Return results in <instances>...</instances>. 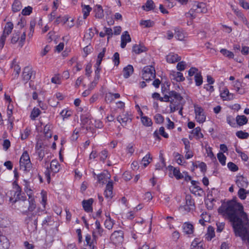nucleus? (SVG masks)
Returning a JSON list of instances; mask_svg holds the SVG:
<instances>
[{
  "mask_svg": "<svg viewBox=\"0 0 249 249\" xmlns=\"http://www.w3.org/2000/svg\"><path fill=\"white\" fill-rule=\"evenodd\" d=\"M218 213L230 220L235 236L240 237L249 246V220L243 205L232 199L222 202Z\"/></svg>",
  "mask_w": 249,
  "mask_h": 249,
  "instance_id": "obj_1",
  "label": "nucleus"
},
{
  "mask_svg": "<svg viewBox=\"0 0 249 249\" xmlns=\"http://www.w3.org/2000/svg\"><path fill=\"white\" fill-rule=\"evenodd\" d=\"M218 213L230 220L235 236L240 237L249 246V220L243 205L232 199L222 202Z\"/></svg>",
  "mask_w": 249,
  "mask_h": 249,
  "instance_id": "obj_2",
  "label": "nucleus"
},
{
  "mask_svg": "<svg viewBox=\"0 0 249 249\" xmlns=\"http://www.w3.org/2000/svg\"><path fill=\"white\" fill-rule=\"evenodd\" d=\"M171 98L169 107L170 112H173L178 109V106L182 100V97L176 92L171 91Z\"/></svg>",
  "mask_w": 249,
  "mask_h": 249,
  "instance_id": "obj_3",
  "label": "nucleus"
},
{
  "mask_svg": "<svg viewBox=\"0 0 249 249\" xmlns=\"http://www.w3.org/2000/svg\"><path fill=\"white\" fill-rule=\"evenodd\" d=\"M20 169L28 171L31 168V163L28 153L25 151L22 153L19 160Z\"/></svg>",
  "mask_w": 249,
  "mask_h": 249,
  "instance_id": "obj_4",
  "label": "nucleus"
},
{
  "mask_svg": "<svg viewBox=\"0 0 249 249\" xmlns=\"http://www.w3.org/2000/svg\"><path fill=\"white\" fill-rule=\"evenodd\" d=\"M14 25L11 22H7L4 26L3 34L0 38V48H2L4 45L7 36L11 33Z\"/></svg>",
  "mask_w": 249,
  "mask_h": 249,
  "instance_id": "obj_5",
  "label": "nucleus"
},
{
  "mask_svg": "<svg viewBox=\"0 0 249 249\" xmlns=\"http://www.w3.org/2000/svg\"><path fill=\"white\" fill-rule=\"evenodd\" d=\"M155 70L153 67L147 66L145 67L142 71V77L145 81H150L155 78Z\"/></svg>",
  "mask_w": 249,
  "mask_h": 249,
  "instance_id": "obj_6",
  "label": "nucleus"
},
{
  "mask_svg": "<svg viewBox=\"0 0 249 249\" xmlns=\"http://www.w3.org/2000/svg\"><path fill=\"white\" fill-rule=\"evenodd\" d=\"M135 108L137 110L139 114V116L137 117L138 119H140L141 123L145 126H152L153 123L151 119L148 117L143 115L142 111L139 105H137L135 106Z\"/></svg>",
  "mask_w": 249,
  "mask_h": 249,
  "instance_id": "obj_7",
  "label": "nucleus"
},
{
  "mask_svg": "<svg viewBox=\"0 0 249 249\" xmlns=\"http://www.w3.org/2000/svg\"><path fill=\"white\" fill-rule=\"evenodd\" d=\"M188 75L189 76H195L196 85L199 86L202 83V78L201 73L198 71V70L195 68L192 67L188 71Z\"/></svg>",
  "mask_w": 249,
  "mask_h": 249,
  "instance_id": "obj_8",
  "label": "nucleus"
},
{
  "mask_svg": "<svg viewBox=\"0 0 249 249\" xmlns=\"http://www.w3.org/2000/svg\"><path fill=\"white\" fill-rule=\"evenodd\" d=\"M14 108V107L12 103L8 104L7 108V116L8 117L7 128L10 130L13 129L14 125V118H12Z\"/></svg>",
  "mask_w": 249,
  "mask_h": 249,
  "instance_id": "obj_9",
  "label": "nucleus"
},
{
  "mask_svg": "<svg viewBox=\"0 0 249 249\" xmlns=\"http://www.w3.org/2000/svg\"><path fill=\"white\" fill-rule=\"evenodd\" d=\"M202 12L201 3L196 2L190 10L186 14V16L188 18H193L196 17V13H201Z\"/></svg>",
  "mask_w": 249,
  "mask_h": 249,
  "instance_id": "obj_10",
  "label": "nucleus"
},
{
  "mask_svg": "<svg viewBox=\"0 0 249 249\" xmlns=\"http://www.w3.org/2000/svg\"><path fill=\"white\" fill-rule=\"evenodd\" d=\"M118 121L123 125H125L132 120V114L130 112H124L117 117Z\"/></svg>",
  "mask_w": 249,
  "mask_h": 249,
  "instance_id": "obj_11",
  "label": "nucleus"
},
{
  "mask_svg": "<svg viewBox=\"0 0 249 249\" xmlns=\"http://www.w3.org/2000/svg\"><path fill=\"white\" fill-rule=\"evenodd\" d=\"M190 189L192 193L195 196H201L202 194V189L200 183L196 180H191Z\"/></svg>",
  "mask_w": 249,
  "mask_h": 249,
  "instance_id": "obj_12",
  "label": "nucleus"
},
{
  "mask_svg": "<svg viewBox=\"0 0 249 249\" xmlns=\"http://www.w3.org/2000/svg\"><path fill=\"white\" fill-rule=\"evenodd\" d=\"M124 233L121 230L116 231L111 235V240L114 244H118L122 242L123 240Z\"/></svg>",
  "mask_w": 249,
  "mask_h": 249,
  "instance_id": "obj_13",
  "label": "nucleus"
},
{
  "mask_svg": "<svg viewBox=\"0 0 249 249\" xmlns=\"http://www.w3.org/2000/svg\"><path fill=\"white\" fill-rule=\"evenodd\" d=\"M81 121L82 127L85 128L87 130L92 128L93 124L89 115H82L81 116Z\"/></svg>",
  "mask_w": 249,
  "mask_h": 249,
  "instance_id": "obj_14",
  "label": "nucleus"
},
{
  "mask_svg": "<svg viewBox=\"0 0 249 249\" xmlns=\"http://www.w3.org/2000/svg\"><path fill=\"white\" fill-rule=\"evenodd\" d=\"M94 228L92 231V236L94 238H98L103 235L104 231L103 229L101 227L100 223L98 220H96L94 224Z\"/></svg>",
  "mask_w": 249,
  "mask_h": 249,
  "instance_id": "obj_15",
  "label": "nucleus"
},
{
  "mask_svg": "<svg viewBox=\"0 0 249 249\" xmlns=\"http://www.w3.org/2000/svg\"><path fill=\"white\" fill-rule=\"evenodd\" d=\"M170 78L171 80H175L177 82H182L185 80L183 74L175 71H172L170 73Z\"/></svg>",
  "mask_w": 249,
  "mask_h": 249,
  "instance_id": "obj_16",
  "label": "nucleus"
},
{
  "mask_svg": "<svg viewBox=\"0 0 249 249\" xmlns=\"http://www.w3.org/2000/svg\"><path fill=\"white\" fill-rule=\"evenodd\" d=\"M33 75V71L29 67H25L23 71L22 78V80L27 83L32 77Z\"/></svg>",
  "mask_w": 249,
  "mask_h": 249,
  "instance_id": "obj_17",
  "label": "nucleus"
},
{
  "mask_svg": "<svg viewBox=\"0 0 249 249\" xmlns=\"http://www.w3.org/2000/svg\"><path fill=\"white\" fill-rule=\"evenodd\" d=\"M98 238H94L89 234H87L85 237V240L87 245L89 247L90 249H96V245L97 244V239Z\"/></svg>",
  "mask_w": 249,
  "mask_h": 249,
  "instance_id": "obj_18",
  "label": "nucleus"
},
{
  "mask_svg": "<svg viewBox=\"0 0 249 249\" xmlns=\"http://www.w3.org/2000/svg\"><path fill=\"white\" fill-rule=\"evenodd\" d=\"M189 137L190 139L195 138L197 140H199L202 138V134L201 133V129L200 127H196L192 130Z\"/></svg>",
  "mask_w": 249,
  "mask_h": 249,
  "instance_id": "obj_19",
  "label": "nucleus"
},
{
  "mask_svg": "<svg viewBox=\"0 0 249 249\" xmlns=\"http://www.w3.org/2000/svg\"><path fill=\"white\" fill-rule=\"evenodd\" d=\"M220 95L223 100H231L234 98V94L230 93L228 89L226 88L220 92Z\"/></svg>",
  "mask_w": 249,
  "mask_h": 249,
  "instance_id": "obj_20",
  "label": "nucleus"
},
{
  "mask_svg": "<svg viewBox=\"0 0 249 249\" xmlns=\"http://www.w3.org/2000/svg\"><path fill=\"white\" fill-rule=\"evenodd\" d=\"M121 47L122 48H124L126 44L131 42V39L127 31L124 32L121 37Z\"/></svg>",
  "mask_w": 249,
  "mask_h": 249,
  "instance_id": "obj_21",
  "label": "nucleus"
},
{
  "mask_svg": "<svg viewBox=\"0 0 249 249\" xmlns=\"http://www.w3.org/2000/svg\"><path fill=\"white\" fill-rule=\"evenodd\" d=\"M105 196L106 198L111 199L113 196V182L108 181L106 187L104 192Z\"/></svg>",
  "mask_w": 249,
  "mask_h": 249,
  "instance_id": "obj_22",
  "label": "nucleus"
},
{
  "mask_svg": "<svg viewBox=\"0 0 249 249\" xmlns=\"http://www.w3.org/2000/svg\"><path fill=\"white\" fill-rule=\"evenodd\" d=\"M180 60L181 57L178 54L173 53H171L166 56V61L169 63H174Z\"/></svg>",
  "mask_w": 249,
  "mask_h": 249,
  "instance_id": "obj_23",
  "label": "nucleus"
},
{
  "mask_svg": "<svg viewBox=\"0 0 249 249\" xmlns=\"http://www.w3.org/2000/svg\"><path fill=\"white\" fill-rule=\"evenodd\" d=\"M188 199H187L186 204L184 206H181L179 207V210L182 213H187L190 212L194 209V203L193 201H190V204H188Z\"/></svg>",
  "mask_w": 249,
  "mask_h": 249,
  "instance_id": "obj_24",
  "label": "nucleus"
},
{
  "mask_svg": "<svg viewBox=\"0 0 249 249\" xmlns=\"http://www.w3.org/2000/svg\"><path fill=\"white\" fill-rule=\"evenodd\" d=\"M97 181L99 183L104 184L108 182L110 179V175L107 173L101 174L97 176Z\"/></svg>",
  "mask_w": 249,
  "mask_h": 249,
  "instance_id": "obj_25",
  "label": "nucleus"
},
{
  "mask_svg": "<svg viewBox=\"0 0 249 249\" xmlns=\"http://www.w3.org/2000/svg\"><path fill=\"white\" fill-rule=\"evenodd\" d=\"M93 200L92 198H90L88 200L83 201V207L86 212H90L92 211V204L93 203Z\"/></svg>",
  "mask_w": 249,
  "mask_h": 249,
  "instance_id": "obj_26",
  "label": "nucleus"
},
{
  "mask_svg": "<svg viewBox=\"0 0 249 249\" xmlns=\"http://www.w3.org/2000/svg\"><path fill=\"white\" fill-rule=\"evenodd\" d=\"M175 37L179 40H183L187 36L186 33L183 30L176 28L175 29Z\"/></svg>",
  "mask_w": 249,
  "mask_h": 249,
  "instance_id": "obj_27",
  "label": "nucleus"
},
{
  "mask_svg": "<svg viewBox=\"0 0 249 249\" xmlns=\"http://www.w3.org/2000/svg\"><path fill=\"white\" fill-rule=\"evenodd\" d=\"M10 243L6 237L3 235H0V249H8L9 247Z\"/></svg>",
  "mask_w": 249,
  "mask_h": 249,
  "instance_id": "obj_28",
  "label": "nucleus"
},
{
  "mask_svg": "<svg viewBox=\"0 0 249 249\" xmlns=\"http://www.w3.org/2000/svg\"><path fill=\"white\" fill-rule=\"evenodd\" d=\"M23 183L24 186V190L27 193V195L29 196V198H31L33 193V191L32 189V187L31 185V183L28 181L27 180H24Z\"/></svg>",
  "mask_w": 249,
  "mask_h": 249,
  "instance_id": "obj_29",
  "label": "nucleus"
},
{
  "mask_svg": "<svg viewBox=\"0 0 249 249\" xmlns=\"http://www.w3.org/2000/svg\"><path fill=\"white\" fill-rule=\"evenodd\" d=\"M236 183L239 188L246 187L248 185L247 179L242 176L237 177Z\"/></svg>",
  "mask_w": 249,
  "mask_h": 249,
  "instance_id": "obj_30",
  "label": "nucleus"
},
{
  "mask_svg": "<svg viewBox=\"0 0 249 249\" xmlns=\"http://www.w3.org/2000/svg\"><path fill=\"white\" fill-rule=\"evenodd\" d=\"M106 219L104 222L105 227L108 230H111L114 224V221L111 218L109 214L106 213Z\"/></svg>",
  "mask_w": 249,
  "mask_h": 249,
  "instance_id": "obj_31",
  "label": "nucleus"
},
{
  "mask_svg": "<svg viewBox=\"0 0 249 249\" xmlns=\"http://www.w3.org/2000/svg\"><path fill=\"white\" fill-rule=\"evenodd\" d=\"M195 118L197 122L201 123L202 122V109L201 107L195 106Z\"/></svg>",
  "mask_w": 249,
  "mask_h": 249,
  "instance_id": "obj_32",
  "label": "nucleus"
},
{
  "mask_svg": "<svg viewBox=\"0 0 249 249\" xmlns=\"http://www.w3.org/2000/svg\"><path fill=\"white\" fill-rule=\"evenodd\" d=\"M159 135H161L165 138H168V134L165 132L164 128L162 126L160 127L158 131L156 130L154 133L153 136L156 139H160Z\"/></svg>",
  "mask_w": 249,
  "mask_h": 249,
  "instance_id": "obj_33",
  "label": "nucleus"
},
{
  "mask_svg": "<svg viewBox=\"0 0 249 249\" xmlns=\"http://www.w3.org/2000/svg\"><path fill=\"white\" fill-rule=\"evenodd\" d=\"M152 158L149 153H147L142 160L141 165L143 168L147 166V165L152 161Z\"/></svg>",
  "mask_w": 249,
  "mask_h": 249,
  "instance_id": "obj_34",
  "label": "nucleus"
},
{
  "mask_svg": "<svg viewBox=\"0 0 249 249\" xmlns=\"http://www.w3.org/2000/svg\"><path fill=\"white\" fill-rule=\"evenodd\" d=\"M133 67L131 65H128L123 69V76L124 78H128L133 72Z\"/></svg>",
  "mask_w": 249,
  "mask_h": 249,
  "instance_id": "obj_35",
  "label": "nucleus"
},
{
  "mask_svg": "<svg viewBox=\"0 0 249 249\" xmlns=\"http://www.w3.org/2000/svg\"><path fill=\"white\" fill-rule=\"evenodd\" d=\"M132 51L136 54H139L146 51V48L141 44H135L133 46Z\"/></svg>",
  "mask_w": 249,
  "mask_h": 249,
  "instance_id": "obj_36",
  "label": "nucleus"
},
{
  "mask_svg": "<svg viewBox=\"0 0 249 249\" xmlns=\"http://www.w3.org/2000/svg\"><path fill=\"white\" fill-rule=\"evenodd\" d=\"M213 201L214 199L212 197V194H208L207 198L205 199L206 206L208 209L212 210L213 206Z\"/></svg>",
  "mask_w": 249,
  "mask_h": 249,
  "instance_id": "obj_37",
  "label": "nucleus"
},
{
  "mask_svg": "<svg viewBox=\"0 0 249 249\" xmlns=\"http://www.w3.org/2000/svg\"><path fill=\"white\" fill-rule=\"evenodd\" d=\"M11 68L14 70V72L12 74L13 78L16 79L18 76L20 71V68L19 66L16 63V61L13 62Z\"/></svg>",
  "mask_w": 249,
  "mask_h": 249,
  "instance_id": "obj_38",
  "label": "nucleus"
},
{
  "mask_svg": "<svg viewBox=\"0 0 249 249\" xmlns=\"http://www.w3.org/2000/svg\"><path fill=\"white\" fill-rule=\"evenodd\" d=\"M183 230L187 234H192L194 231L193 226L189 223L186 222L183 225Z\"/></svg>",
  "mask_w": 249,
  "mask_h": 249,
  "instance_id": "obj_39",
  "label": "nucleus"
},
{
  "mask_svg": "<svg viewBox=\"0 0 249 249\" xmlns=\"http://www.w3.org/2000/svg\"><path fill=\"white\" fill-rule=\"evenodd\" d=\"M233 86L234 87L235 90L238 93L243 94L245 93L246 91L245 89L242 88L241 83L238 80L234 82Z\"/></svg>",
  "mask_w": 249,
  "mask_h": 249,
  "instance_id": "obj_40",
  "label": "nucleus"
},
{
  "mask_svg": "<svg viewBox=\"0 0 249 249\" xmlns=\"http://www.w3.org/2000/svg\"><path fill=\"white\" fill-rule=\"evenodd\" d=\"M60 165L56 160H53L50 163V170L53 173L58 172Z\"/></svg>",
  "mask_w": 249,
  "mask_h": 249,
  "instance_id": "obj_41",
  "label": "nucleus"
},
{
  "mask_svg": "<svg viewBox=\"0 0 249 249\" xmlns=\"http://www.w3.org/2000/svg\"><path fill=\"white\" fill-rule=\"evenodd\" d=\"M170 168V170L173 171V175L177 179H182L184 178L183 173H181L179 169L173 166H171Z\"/></svg>",
  "mask_w": 249,
  "mask_h": 249,
  "instance_id": "obj_42",
  "label": "nucleus"
},
{
  "mask_svg": "<svg viewBox=\"0 0 249 249\" xmlns=\"http://www.w3.org/2000/svg\"><path fill=\"white\" fill-rule=\"evenodd\" d=\"M72 114V111L69 108H65L63 109L60 113L61 117L63 120L68 119Z\"/></svg>",
  "mask_w": 249,
  "mask_h": 249,
  "instance_id": "obj_43",
  "label": "nucleus"
},
{
  "mask_svg": "<svg viewBox=\"0 0 249 249\" xmlns=\"http://www.w3.org/2000/svg\"><path fill=\"white\" fill-rule=\"evenodd\" d=\"M84 19H86L89 15L92 8L88 5H82Z\"/></svg>",
  "mask_w": 249,
  "mask_h": 249,
  "instance_id": "obj_44",
  "label": "nucleus"
},
{
  "mask_svg": "<svg viewBox=\"0 0 249 249\" xmlns=\"http://www.w3.org/2000/svg\"><path fill=\"white\" fill-rule=\"evenodd\" d=\"M236 121L240 126L243 125L248 123V119L244 115H238L236 118Z\"/></svg>",
  "mask_w": 249,
  "mask_h": 249,
  "instance_id": "obj_45",
  "label": "nucleus"
},
{
  "mask_svg": "<svg viewBox=\"0 0 249 249\" xmlns=\"http://www.w3.org/2000/svg\"><path fill=\"white\" fill-rule=\"evenodd\" d=\"M100 78L99 71L97 70L95 71V77L94 80L90 84L89 88L91 90L96 86Z\"/></svg>",
  "mask_w": 249,
  "mask_h": 249,
  "instance_id": "obj_46",
  "label": "nucleus"
},
{
  "mask_svg": "<svg viewBox=\"0 0 249 249\" xmlns=\"http://www.w3.org/2000/svg\"><path fill=\"white\" fill-rule=\"evenodd\" d=\"M234 12L236 15L238 17V18L245 24L247 26L248 28L249 29V23L247 21L246 18L244 17V15L240 12L239 11L237 10H234Z\"/></svg>",
  "mask_w": 249,
  "mask_h": 249,
  "instance_id": "obj_47",
  "label": "nucleus"
},
{
  "mask_svg": "<svg viewBox=\"0 0 249 249\" xmlns=\"http://www.w3.org/2000/svg\"><path fill=\"white\" fill-rule=\"evenodd\" d=\"M94 12L96 18H101L104 17L103 10L100 5H97L95 6Z\"/></svg>",
  "mask_w": 249,
  "mask_h": 249,
  "instance_id": "obj_48",
  "label": "nucleus"
},
{
  "mask_svg": "<svg viewBox=\"0 0 249 249\" xmlns=\"http://www.w3.org/2000/svg\"><path fill=\"white\" fill-rule=\"evenodd\" d=\"M120 95L119 93H108L106 94V100L107 101L111 102L114 99L120 98Z\"/></svg>",
  "mask_w": 249,
  "mask_h": 249,
  "instance_id": "obj_49",
  "label": "nucleus"
},
{
  "mask_svg": "<svg viewBox=\"0 0 249 249\" xmlns=\"http://www.w3.org/2000/svg\"><path fill=\"white\" fill-rule=\"evenodd\" d=\"M142 8L146 11L152 10L154 8V2L152 0H148L144 5L142 6Z\"/></svg>",
  "mask_w": 249,
  "mask_h": 249,
  "instance_id": "obj_50",
  "label": "nucleus"
},
{
  "mask_svg": "<svg viewBox=\"0 0 249 249\" xmlns=\"http://www.w3.org/2000/svg\"><path fill=\"white\" fill-rule=\"evenodd\" d=\"M249 194V192L246 191L244 188H240L238 192V196L242 200H244L247 197V195Z\"/></svg>",
  "mask_w": 249,
  "mask_h": 249,
  "instance_id": "obj_51",
  "label": "nucleus"
},
{
  "mask_svg": "<svg viewBox=\"0 0 249 249\" xmlns=\"http://www.w3.org/2000/svg\"><path fill=\"white\" fill-rule=\"evenodd\" d=\"M22 8L21 3L20 1L15 0L12 5V10L14 12L19 11Z\"/></svg>",
  "mask_w": 249,
  "mask_h": 249,
  "instance_id": "obj_52",
  "label": "nucleus"
},
{
  "mask_svg": "<svg viewBox=\"0 0 249 249\" xmlns=\"http://www.w3.org/2000/svg\"><path fill=\"white\" fill-rule=\"evenodd\" d=\"M214 235V228L211 226L209 227L208 228L207 233L206 234V238L209 241L211 240Z\"/></svg>",
  "mask_w": 249,
  "mask_h": 249,
  "instance_id": "obj_53",
  "label": "nucleus"
},
{
  "mask_svg": "<svg viewBox=\"0 0 249 249\" xmlns=\"http://www.w3.org/2000/svg\"><path fill=\"white\" fill-rule=\"evenodd\" d=\"M154 24V22L150 20H142L140 22V25L144 28L152 27Z\"/></svg>",
  "mask_w": 249,
  "mask_h": 249,
  "instance_id": "obj_54",
  "label": "nucleus"
},
{
  "mask_svg": "<svg viewBox=\"0 0 249 249\" xmlns=\"http://www.w3.org/2000/svg\"><path fill=\"white\" fill-rule=\"evenodd\" d=\"M192 247L194 249H202L201 241L198 239H195L192 243Z\"/></svg>",
  "mask_w": 249,
  "mask_h": 249,
  "instance_id": "obj_55",
  "label": "nucleus"
},
{
  "mask_svg": "<svg viewBox=\"0 0 249 249\" xmlns=\"http://www.w3.org/2000/svg\"><path fill=\"white\" fill-rule=\"evenodd\" d=\"M220 52L224 56L229 59L233 58L234 57L233 53L227 49H222Z\"/></svg>",
  "mask_w": 249,
  "mask_h": 249,
  "instance_id": "obj_56",
  "label": "nucleus"
},
{
  "mask_svg": "<svg viewBox=\"0 0 249 249\" xmlns=\"http://www.w3.org/2000/svg\"><path fill=\"white\" fill-rule=\"evenodd\" d=\"M40 113V110L39 108L34 107L31 113L30 117L32 120H35L36 118H37Z\"/></svg>",
  "mask_w": 249,
  "mask_h": 249,
  "instance_id": "obj_57",
  "label": "nucleus"
},
{
  "mask_svg": "<svg viewBox=\"0 0 249 249\" xmlns=\"http://www.w3.org/2000/svg\"><path fill=\"white\" fill-rule=\"evenodd\" d=\"M236 136L239 139H246L249 137V134L242 130L238 131L236 133Z\"/></svg>",
  "mask_w": 249,
  "mask_h": 249,
  "instance_id": "obj_58",
  "label": "nucleus"
},
{
  "mask_svg": "<svg viewBox=\"0 0 249 249\" xmlns=\"http://www.w3.org/2000/svg\"><path fill=\"white\" fill-rule=\"evenodd\" d=\"M67 21H69V17L64 16L63 17H58L55 20V22L57 24L60 23L65 24L67 23Z\"/></svg>",
  "mask_w": 249,
  "mask_h": 249,
  "instance_id": "obj_59",
  "label": "nucleus"
},
{
  "mask_svg": "<svg viewBox=\"0 0 249 249\" xmlns=\"http://www.w3.org/2000/svg\"><path fill=\"white\" fill-rule=\"evenodd\" d=\"M44 134L45 136L47 138L51 137L52 133L51 131V125L47 124L45 126L44 128Z\"/></svg>",
  "mask_w": 249,
  "mask_h": 249,
  "instance_id": "obj_60",
  "label": "nucleus"
},
{
  "mask_svg": "<svg viewBox=\"0 0 249 249\" xmlns=\"http://www.w3.org/2000/svg\"><path fill=\"white\" fill-rule=\"evenodd\" d=\"M217 159L222 165H225L226 157L222 152H220L217 154Z\"/></svg>",
  "mask_w": 249,
  "mask_h": 249,
  "instance_id": "obj_61",
  "label": "nucleus"
},
{
  "mask_svg": "<svg viewBox=\"0 0 249 249\" xmlns=\"http://www.w3.org/2000/svg\"><path fill=\"white\" fill-rule=\"evenodd\" d=\"M176 158L177 162L178 164L186 166L187 162L184 160L183 157L180 155L177 154Z\"/></svg>",
  "mask_w": 249,
  "mask_h": 249,
  "instance_id": "obj_62",
  "label": "nucleus"
},
{
  "mask_svg": "<svg viewBox=\"0 0 249 249\" xmlns=\"http://www.w3.org/2000/svg\"><path fill=\"white\" fill-rule=\"evenodd\" d=\"M31 130L29 128H26L21 133L20 136L22 140L26 139L30 134Z\"/></svg>",
  "mask_w": 249,
  "mask_h": 249,
  "instance_id": "obj_63",
  "label": "nucleus"
},
{
  "mask_svg": "<svg viewBox=\"0 0 249 249\" xmlns=\"http://www.w3.org/2000/svg\"><path fill=\"white\" fill-rule=\"evenodd\" d=\"M33 8L32 7L28 6L25 7L21 12V14L24 16H28L32 12Z\"/></svg>",
  "mask_w": 249,
  "mask_h": 249,
  "instance_id": "obj_64",
  "label": "nucleus"
}]
</instances>
